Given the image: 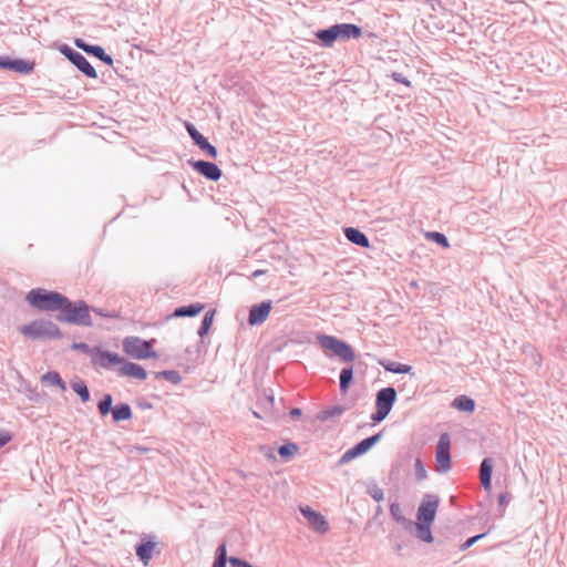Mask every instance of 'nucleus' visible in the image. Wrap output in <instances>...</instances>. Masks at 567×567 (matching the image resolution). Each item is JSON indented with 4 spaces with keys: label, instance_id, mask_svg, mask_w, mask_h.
Here are the masks:
<instances>
[{
    "label": "nucleus",
    "instance_id": "obj_10",
    "mask_svg": "<svg viewBox=\"0 0 567 567\" xmlns=\"http://www.w3.org/2000/svg\"><path fill=\"white\" fill-rule=\"evenodd\" d=\"M439 504V496L433 494H425L417 508V522L433 524V522L435 520Z\"/></svg>",
    "mask_w": 567,
    "mask_h": 567
},
{
    "label": "nucleus",
    "instance_id": "obj_6",
    "mask_svg": "<svg viewBox=\"0 0 567 567\" xmlns=\"http://www.w3.org/2000/svg\"><path fill=\"white\" fill-rule=\"evenodd\" d=\"M396 390L393 386L380 389L375 394V412L371 415L374 423H380L390 414L395 401Z\"/></svg>",
    "mask_w": 567,
    "mask_h": 567
},
{
    "label": "nucleus",
    "instance_id": "obj_5",
    "mask_svg": "<svg viewBox=\"0 0 567 567\" xmlns=\"http://www.w3.org/2000/svg\"><path fill=\"white\" fill-rule=\"evenodd\" d=\"M319 344L324 349L331 351L334 355L339 357L342 361L351 363L355 360V352L353 348L346 341L329 334L317 336Z\"/></svg>",
    "mask_w": 567,
    "mask_h": 567
},
{
    "label": "nucleus",
    "instance_id": "obj_2",
    "mask_svg": "<svg viewBox=\"0 0 567 567\" xmlns=\"http://www.w3.org/2000/svg\"><path fill=\"white\" fill-rule=\"evenodd\" d=\"M361 35V28L352 23L333 24L316 33L317 40L324 48H331L337 40L359 39Z\"/></svg>",
    "mask_w": 567,
    "mask_h": 567
},
{
    "label": "nucleus",
    "instance_id": "obj_9",
    "mask_svg": "<svg viewBox=\"0 0 567 567\" xmlns=\"http://www.w3.org/2000/svg\"><path fill=\"white\" fill-rule=\"evenodd\" d=\"M435 460L439 472L445 473L451 470V439L447 433L441 434L439 439L435 451Z\"/></svg>",
    "mask_w": 567,
    "mask_h": 567
},
{
    "label": "nucleus",
    "instance_id": "obj_7",
    "mask_svg": "<svg viewBox=\"0 0 567 567\" xmlns=\"http://www.w3.org/2000/svg\"><path fill=\"white\" fill-rule=\"evenodd\" d=\"M124 352L136 360L157 358V352L153 349L152 341L140 337H126L123 340Z\"/></svg>",
    "mask_w": 567,
    "mask_h": 567
},
{
    "label": "nucleus",
    "instance_id": "obj_17",
    "mask_svg": "<svg viewBox=\"0 0 567 567\" xmlns=\"http://www.w3.org/2000/svg\"><path fill=\"white\" fill-rule=\"evenodd\" d=\"M156 543L147 536L143 537L141 543L135 546V554L138 559L146 566L153 557Z\"/></svg>",
    "mask_w": 567,
    "mask_h": 567
},
{
    "label": "nucleus",
    "instance_id": "obj_41",
    "mask_svg": "<svg viewBox=\"0 0 567 567\" xmlns=\"http://www.w3.org/2000/svg\"><path fill=\"white\" fill-rule=\"evenodd\" d=\"M71 349L72 350H79V351H81V352H83L85 354H90L91 357L95 352V347L92 348L89 344H86L85 342H73L72 346H71Z\"/></svg>",
    "mask_w": 567,
    "mask_h": 567
},
{
    "label": "nucleus",
    "instance_id": "obj_53",
    "mask_svg": "<svg viewBox=\"0 0 567 567\" xmlns=\"http://www.w3.org/2000/svg\"><path fill=\"white\" fill-rule=\"evenodd\" d=\"M266 271L265 270H261V269H257L252 272V277L256 278V277H259L261 275H264Z\"/></svg>",
    "mask_w": 567,
    "mask_h": 567
},
{
    "label": "nucleus",
    "instance_id": "obj_22",
    "mask_svg": "<svg viewBox=\"0 0 567 567\" xmlns=\"http://www.w3.org/2000/svg\"><path fill=\"white\" fill-rule=\"evenodd\" d=\"M133 417V412L127 403H118L114 406L112 411V420L115 423L122 422V421H128Z\"/></svg>",
    "mask_w": 567,
    "mask_h": 567
},
{
    "label": "nucleus",
    "instance_id": "obj_16",
    "mask_svg": "<svg viewBox=\"0 0 567 567\" xmlns=\"http://www.w3.org/2000/svg\"><path fill=\"white\" fill-rule=\"evenodd\" d=\"M117 374L120 377H128L137 380H145L147 378V372L141 364L125 360L118 367Z\"/></svg>",
    "mask_w": 567,
    "mask_h": 567
},
{
    "label": "nucleus",
    "instance_id": "obj_34",
    "mask_svg": "<svg viewBox=\"0 0 567 567\" xmlns=\"http://www.w3.org/2000/svg\"><path fill=\"white\" fill-rule=\"evenodd\" d=\"M156 379H165L172 384H179L182 382V375L177 370H163L154 372Z\"/></svg>",
    "mask_w": 567,
    "mask_h": 567
},
{
    "label": "nucleus",
    "instance_id": "obj_40",
    "mask_svg": "<svg viewBox=\"0 0 567 567\" xmlns=\"http://www.w3.org/2000/svg\"><path fill=\"white\" fill-rule=\"evenodd\" d=\"M368 494L375 501L381 502L384 499V492L377 484H373L368 488Z\"/></svg>",
    "mask_w": 567,
    "mask_h": 567
},
{
    "label": "nucleus",
    "instance_id": "obj_36",
    "mask_svg": "<svg viewBox=\"0 0 567 567\" xmlns=\"http://www.w3.org/2000/svg\"><path fill=\"white\" fill-rule=\"evenodd\" d=\"M298 450L299 447L296 443L289 442L279 446L278 454L282 460H288L292 457Z\"/></svg>",
    "mask_w": 567,
    "mask_h": 567
},
{
    "label": "nucleus",
    "instance_id": "obj_35",
    "mask_svg": "<svg viewBox=\"0 0 567 567\" xmlns=\"http://www.w3.org/2000/svg\"><path fill=\"white\" fill-rule=\"evenodd\" d=\"M34 70V62L23 60V59H16L12 61V71L18 73H30Z\"/></svg>",
    "mask_w": 567,
    "mask_h": 567
},
{
    "label": "nucleus",
    "instance_id": "obj_42",
    "mask_svg": "<svg viewBox=\"0 0 567 567\" xmlns=\"http://www.w3.org/2000/svg\"><path fill=\"white\" fill-rule=\"evenodd\" d=\"M487 535V533H482V534H477V535H474L470 538H467L461 546H460V549L461 550H467L470 547H472L475 543H477L480 539L484 538L485 536Z\"/></svg>",
    "mask_w": 567,
    "mask_h": 567
},
{
    "label": "nucleus",
    "instance_id": "obj_12",
    "mask_svg": "<svg viewBox=\"0 0 567 567\" xmlns=\"http://www.w3.org/2000/svg\"><path fill=\"white\" fill-rule=\"evenodd\" d=\"M91 361L93 364H97L103 369H111L113 365H121L124 362V358L117 353L95 347V352Z\"/></svg>",
    "mask_w": 567,
    "mask_h": 567
},
{
    "label": "nucleus",
    "instance_id": "obj_32",
    "mask_svg": "<svg viewBox=\"0 0 567 567\" xmlns=\"http://www.w3.org/2000/svg\"><path fill=\"white\" fill-rule=\"evenodd\" d=\"M215 313H216V310L210 309L204 315L203 320L199 326V329L197 331V333L200 338H204L208 333L209 329L212 328Z\"/></svg>",
    "mask_w": 567,
    "mask_h": 567
},
{
    "label": "nucleus",
    "instance_id": "obj_19",
    "mask_svg": "<svg viewBox=\"0 0 567 567\" xmlns=\"http://www.w3.org/2000/svg\"><path fill=\"white\" fill-rule=\"evenodd\" d=\"M344 237L352 244L361 247L368 248L370 246V240L368 236L361 231L359 228L354 227H346L343 229Z\"/></svg>",
    "mask_w": 567,
    "mask_h": 567
},
{
    "label": "nucleus",
    "instance_id": "obj_33",
    "mask_svg": "<svg viewBox=\"0 0 567 567\" xmlns=\"http://www.w3.org/2000/svg\"><path fill=\"white\" fill-rule=\"evenodd\" d=\"M113 406V396L110 393H105L102 399L97 402V410L101 416H106L112 413Z\"/></svg>",
    "mask_w": 567,
    "mask_h": 567
},
{
    "label": "nucleus",
    "instance_id": "obj_18",
    "mask_svg": "<svg viewBox=\"0 0 567 567\" xmlns=\"http://www.w3.org/2000/svg\"><path fill=\"white\" fill-rule=\"evenodd\" d=\"M494 460L492 457H485L480 464V481L484 491L492 488V475L494 470Z\"/></svg>",
    "mask_w": 567,
    "mask_h": 567
},
{
    "label": "nucleus",
    "instance_id": "obj_44",
    "mask_svg": "<svg viewBox=\"0 0 567 567\" xmlns=\"http://www.w3.org/2000/svg\"><path fill=\"white\" fill-rule=\"evenodd\" d=\"M207 156L216 158L218 151L214 144H196Z\"/></svg>",
    "mask_w": 567,
    "mask_h": 567
},
{
    "label": "nucleus",
    "instance_id": "obj_48",
    "mask_svg": "<svg viewBox=\"0 0 567 567\" xmlns=\"http://www.w3.org/2000/svg\"><path fill=\"white\" fill-rule=\"evenodd\" d=\"M91 310L95 313H97L101 317L105 318H117V315L115 312H104L103 309L100 308H91Z\"/></svg>",
    "mask_w": 567,
    "mask_h": 567
},
{
    "label": "nucleus",
    "instance_id": "obj_50",
    "mask_svg": "<svg viewBox=\"0 0 567 567\" xmlns=\"http://www.w3.org/2000/svg\"><path fill=\"white\" fill-rule=\"evenodd\" d=\"M227 152L229 153V159L237 164L239 161H241V157L237 154H234L233 148L230 146L227 147Z\"/></svg>",
    "mask_w": 567,
    "mask_h": 567
},
{
    "label": "nucleus",
    "instance_id": "obj_11",
    "mask_svg": "<svg viewBox=\"0 0 567 567\" xmlns=\"http://www.w3.org/2000/svg\"><path fill=\"white\" fill-rule=\"evenodd\" d=\"M188 165L208 181L217 182L223 176L221 169L213 162L190 158Z\"/></svg>",
    "mask_w": 567,
    "mask_h": 567
},
{
    "label": "nucleus",
    "instance_id": "obj_15",
    "mask_svg": "<svg viewBox=\"0 0 567 567\" xmlns=\"http://www.w3.org/2000/svg\"><path fill=\"white\" fill-rule=\"evenodd\" d=\"M74 44L76 48L81 49L85 53L94 55L107 65H112L114 62L113 58L110 54H106L104 49L100 45L87 44L81 39H75Z\"/></svg>",
    "mask_w": 567,
    "mask_h": 567
},
{
    "label": "nucleus",
    "instance_id": "obj_4",
    "mask_svg": "<svg viewBox=\"0 0 567 567\" xmlns=\"http://www.w3.org/2000/svg\"><path fill=\"white\" fill-rule=\"evenodd\" d=\"M20 332L32 340L61 339L60 328L51 320L37 319L20 328Z\"/></svg>",
    "mask_w": 567,
    "mask_h": 567
},
{
    "label": "nucleus",
    "instance_id": "obj_23",
    "mask_svg": "<svg viewBox=\"0 0 567 567\" xmlns=\"http://www.w3.org/2000/svg\"><path fill=\"white\" fill-rule=\"evenodd\" d=\"M380 364L382 365V368L385 371L396 373V374H409L412 372L411 365L395 362V361L384 360V361H380Z\"/></svg>",
    "mask_w": 567,
    "mask_h": 567
},
{
    "label": "nucleus",
    "instance_id": "obj_25",
    "mask_svg": "<svg viewBox=\"0 0 567 567\" xmlns=\"http://www.w3.org/2000/svg\"><path fill=\"white\" fill-rule=\"evenodd\" d=\"M353 381V367H344L339 375V389L341 393H347Z\"/></svg>",
    "mask_w": 567,
    "mask_h": 567
},
{
    "label": "nucleus",
    "instance_id": "obj_27",
    "mask_svg": "<svg viewBox=\"0 0 567 567\" xmlns=\"http://www.w3.org/2000/svg\"><path fill=\"white\" fill-rule=\"evenodd\" d=\"M72 390L79 395L81 402L86 403L90 401V391L84 380L76 378L71 382Z\"/></svg>",
    "mask_w": 567,
    "mask_h": 567
},
{
    "label": "nucleus",
    "instance_id": "obj_47",
    "mask_svg": "<svg viewBox=\"0 0 567 567\" xmlns=\"http://www.w3.org/2000/svg\"><path fill=\"white\" fill-rule=\"evenodd\" d=\"M12 61L7 56H0V68L12 71Z\"/></svg>",
    "mask_w": 567,
    "mask_h": 567
},
{
    "label": "nucleus",
    "instance_id": "obj_54",
    "mask_svg": "<svg viewBox=\"0 0 567 567\" xmlns=\"http://www.w3.org/2000/svg\"><path fill=\"white\" fill-rule=\"evenodd\" d=\"M402 546L401 545H398L396 546V550H401Z\"/></svg>",
    "mask_w": 567,
    "mask_h": 567
},
{
    "label": "nucleus",
    "instance_id": "obj_30",
    "mask_svg": "<svg viewBox=\"0 0 567 567\" xmlns=\"http://www.w3.org/2000/svg\"><path fill=\"white\" fill-rule=\"evenodd\" d=\"M382 437V433H377L374 435H371L369 437H365L358 442L355 446L358 447V451L363 455L369 450H371Z\"/></svg>",
    "mask_w": 567,
    "mask_h": 567
},
{
    "label": "nucleus",
    "instance_id": "obj_21",
    "mask_svg": "<svg viewBox=\"0 0 567 567\" xmlns=\"http://www.w3.org/2000/svg\"><path fill=\"white\" fill-rule=\"evenodd\" d=\"M390 514L392 518L401 524L406 530H411L414 527V522L411 519H408L401 509V506L398 502H392L390 504Z\"/></svg>",
    "mask_w": 567,
    "mask_h": 567
},
{
    "label": "nucleus",
    "instance_id": "obj_1",
    "mask_svg": "<svg viewBox=\"0 0 567 567\" xmlns=\"http://www.w3.org/2000/svg\"><path fill=\"white\" fill-rule=\"evenodd\" d=\"M91 307L84 300L72 301L64 296L55 319L80 327H92Z\"/></svg>",
    "mask_w": 567,
    "mask_h": 567
},
{
    "label": "nucleus",
    "instance_id": "obj_37",
    "mask_svg": "<svg viewBox=\"0 0 567 567\" xmlns=\"http://www.w3.org/2000/svg\"><path fill=\"white\" fill-rule=\"evenodd\" d=\"M426 238L432 240L433 243L440 245L443 248H449L450 247V241H449L447 237L443 233H440V231H429V233H426Z\"/></svg>",
    "mask_w": 567,
    "mask_h": 567
},
{
    "label": "nucleus",
    "instance_id": "obj_8",
    "mask_svg": "<svg viewBox=\"0 0 567 567\" xmlns=\"http://www.w3.org/2000/svg\"><path fill=\"white\" fill-rule=\"evenodd\" d=\"M61 54H63L80 72L90 79H96V70L91 65L87 59L78 51H74L66 44H62L59 48Z\"/></svg>",
    "mask_w": 567,
    "mask_h": 567
},
{
    "label": "nucleus",
    "instance_id": "obj_24",
    "mask_svg": "<svg viewBox=\"0 0 567 567\" xmlns=\"http://www.w3.org/2000/svg\"><path fill=\"white\" fill-rule=\"evenodd\" d=\"M452 406L458 411L472 413L475 410V402L467 395H458L452 401Z\"/></svg>",
    "mask_w": 567,
    "mask_h": 567
},
{
    "label": "nucleus",
    "instance_id": "obj_26",
    "mask_svg": "<svg viewBox=\"0 0 567 567\" xmlns=\"http://www.w3.org/2000/svg\"><path fill=\"white\" fill-rule=\"evenodd\" d=\"M343 411H344V408L341 405H331V406H328V408L321 410L317 414V419L320 422H327L331 419L339 417L340 415H342Z\"/></svg>",
    "mask_w": 567,
    "mask_h": 567
},
{
    "label": "nucleus",
    "instance_id": "obj_38",
    "mask_svg": "<svg viewBox=\"0 0 567 567\" xmlns=\"http://www.w3.org/2000/svg\"><path fill=\"white\" fill-rule=\"evenodd\" d=\"M359 456H361V453L358 451V447L353 445L351 449H349L342 454V456L338 461V464H347Z\"/></svg>",
    "mask_w": 567,
    "mask_h": 567
},
{
    "label": "nucleus",
    "instance_id": "obj_13",
    "mask_svg": "<svg viewBox=\"0 0 567 567\" xmlns=\"http://www.w3.org/2000/svg\"><path fill=\"white\" fill-rule=\"evenodd\" d=\"M272 308L270 300H265L259 303L252 305L249 309L248 323L252 327L264 323Z\"/></svg>",
    "mask_w": 567,
    "mask_h": 567
},
{
    "label": "nucleus",
    "instance_id": "obj_29",
    "mask_svg": "<svg viewBox=\"0 0 567 567\" xmlns=\"http://www.w3.org/2000/svg\"><path fill=\"white\" fill-rule=\"evenodd\" d=\"M431 525L432 524H425V523H421V522H417L416 524L414 523V527L416 529L415 535L420 540L425 542V543L433 542Z\"/></svg>",
    "mask_w": 567,
    "mask_h": 567
},
{
    "label": "nucleus",
    "instance_id": "obj_46",
    "mask_svg": "<svg viewBox=\"0 0 567 567\" xmlns=\"http://www.w3.org/2000/svg\"><path fill=\"white\" fill-rule=\"evenodd\" d=\"M391 78L398 82V83H401L403 85H405L406 87H411L412 83L410 80H408L406 78H404L401 73L399 72H393L391 74Z\"/></svg>",
    "mask_w": 567,
    "mask_h": 567
},
{
    "label": "nucleus",
    "instance_id": "obj_39",
    "mask_svg": "<svg viewBox=\"0 0 567 567\" xmlns=\"http://www.w3.org/2000/svg\"><path fill=\"white\" fill-rule=\"evenodd\" d=\"M414 468H415V481L416 482H422L427 477L426 468L424 466L423 461L420 457H417L415 460Z\"/></svg>",
    "mask_w": 567,
    "mask_h": 567
},
{
    "label": "nucleus",
    "instance_id": "obj_52",
    "mask_svg": "<svg viewBox=\"0 0 567 567\" xmlns=\"http://www.w3.org/2000/svg\"><path fill=\"white\" fill-rule=\"evenodd\" d=\"M289 414H290L291 419H298L302 415V411L299 408H292L289 411Z\"/></svg>",
    "mask_w": 567,
    "mask_h": 567
},
{
    "label": "nucleus",
    "instance_id": "obj_51",
    "mask_svg": "<svg viewBox=\"0 0 567 567\" xmlns=\"http://www.w3.org/2000/svg\"><path fill=\"white\" fill-rule=\"evenodd\" d=\"M497 501H498V505L499 507H505L508 503V499H507V494L506 493H501L497 497Z\"/></svg>",
    "mask_w": 567,
    "mask_h": 567
},
{
    "label": "nucleus",
    "instance_id": "obj_45",
    "mask_svg": "<svg viewBox=\"0 0 567 567\" xmlns=\"http://www.w3.org/2000/svg\"><path fill=\"white\" fill-rule=\"evenodd\" d=\"M230 567H255L248 560L240 557L230 556Z\"/></svg>",
    "mask_w": 567,
    "mask_h": 567
},
{
    "label": "nucleus",
    "instance_id": "obj_3",
    "mask_svg": "<svg viewBox=\"0 0 567 567\" xmlns=\"http://www.w3.org/2000/svg\"><path fill=\"white\" fill-rule=\"evenodd\" d=\"M63 298V293L44 288L31 289L25 296V300L31 307L44 312L59 311Z\"/></svg>",
    "mask_w": 567,
    "mask_h": 567
},
{
    "label": "nucleus",
    "instance_id": "obj_14",
    "mask_svg": "<svg viewBox=\"0 0 567 567\" xmlns=\"http://www.w3.org/2000/svg\"><path fill=\"white\" fill-rule=\"evenodd\" d=\"M300 512L313 530L320 534L328 530V522L319 512L313 511L309 506L300 507Z\"/></svg>",
    "mask_w": 567,
    "mask_h": 567
},
{
    "label": "nucleus",
    "instance_id": "obj_49",
    "mask_svg": "<svg viewBox=\"0 0 567 567\" xmlns=\"http://www.w3.org/2000/svg\"><path fill=\"white\" fill-rule=\"evenodd\" d=\"M11 441V434L8 432L0 431V449L3 447Z\"/></svg>",
    "mask_w": 567,
    "mask_h": 567
},
{
    "label": "nucleus",
    "instance_id": "obj_31",
    "mask_svg": "<svg viewBox=\"0 0 567 567\" xmlns=\"http://www.w3.org/2000/svg\"><path fill=\"white\" fill-rule=\"evenodd\" d=\"M227 563L230 564V557H227L226 543H221L216 549L213 567H226Z\"/></svg>",
    "mask_w": 567,
    "mask_h": 567
},
{
    "label": "nucleus",
    "instance_id": "obj_43",
    "mask_svg": "<svg viewBox=\"0 0 567 567\" xmlns=\"http://www.w3.org/2000/svg\"><path fill=\"white\" fill-rule=\"evenodd\" d=\"M185 126L194 142H207L204 138V136L195 128L194 125H192L190 123H185Z\"/></svg>",
    "mask_w": 567,
    "mask_h": 567
},
{
    "label": "nucleus",
    "instance_id": "obj_28",
    "mask_svg": "<svg viewBox=\"0 0 567 567\" xmlns=\"http://www.w3.org/2000/svg\"><path fill=\"white\" fill-rule=\"evenodd\" d=\"M41 381L43 383H49V384H52V385H56L62 391L66 390L65 382L63 381V379L61 378V375L56 371H48L47 373H44L41 377Z\"/></svg>",
    "mask_w": 567,
    "mask_h": 567
},
{
    "label": "nucleus",
    "instance_id": "obj_20",
    "mask_svg": "<svg viewBox=\"0 0 567 567\" xmlns=\"http://www.w3.org/2000/svg\"><path fill=\"white\" fill-rule=\"evenodd\" d=\"M204 308H205V305L200 303V302H195V303H190L187 306H181V307L175 308L172 317H174V318H185V317L193 318V317H196L197 315H199L204 310Z\"/></svg>",
    "mask_w": 567,
    "mask_h": 567
}]
</instances>
